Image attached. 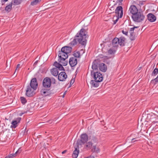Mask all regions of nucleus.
I'll return each mask as SVG.
<instances>
[{
  "label": "nucleus",
  "instance_id": "nucleus-1",
  "mask_svg": "<svg viewBox=\"0 0 158 158\" xmlns=\"http://www.w3.org/2000/svg\"><path fill=\"white\" fill-rule=\"evenodd\" d=\"M87 35L85 34V30L84 28L81 29L75 36L70 44L72 46L76 45L77 41L82 45H85L86 43Z\"/></svg>",
  "mask_w": 158,
  "mask_h": 158
},
{
  "label": "nucleus",
  "instance_id": "nucleus-2",
  "mask_svg": "<svg viewBox=\"0 0 158 158\" xmlns=\"http://www.w3.org/2000/svg\"><path fill=\"white\" fill-rule=\"evenodd\" d=\"M72 48L69 46H65L62 47L61 51H59L58 55L59 59L58 61L61 63L63 66L66 65L68 64V61L65 60L68 57V54L71 52Z\"/></svg>",
  "mask_w": 158,
  "mask_h": 158
},
{
  "label": "nucleus",
  "instance_id": "nucleus-3",
  "mask_svg": "<svg viewBox=\"0 0 158 158\" xmlns=\"http://www.w3.org/2000/svg\"><path fill=\"white\" fill-rule=\"evenodd\" d=\"M125 39V38L123 36H121L119 38H115L112 40V43L113 47L117 48L118 44L121 46H124Z\"/></svg>",
  "mask_w": 158,
  "mask_h": 158
},
{
  "label": "nucleus",
  "instance_id": "nucleus-4",
  "mask_svg": "<svg viewBox=\"0 0 158 158\" xmlns=\"http://www.w3.org/2000/svg\"><path fill=\"white\" fill-rule=\"evenodd\" d=\"M131 17L133 20L136 22L140 23L144 20L145 16L141 12H138L134 15H131Z\"/></svg>",
  "mask_w": 158,
  "mask_h": 158
},
{
  "label": "nucleus",
  "instance_id": "nucleus-5",
  "mask_svg": "<svg viewBox=\"0 0 158 158\" xmlns=\"http://www.w3.org/2000/svg\"><path fill=\"white\" fill-rule=\"evenodd\" d=\"M91 75L93 77L94 80H97L99 82H101L103 80L102 74L97 71H91Z\"/></svg>",
  "mask_w": 158,
  "mask_h": 158
},
{
  "label": "nucleus",
  "instance_id": "nucleus-6",
  "mask_svg": "<svg viewBox=\"0 0 158 158\" xmlns=\"http://www.w3.org/2000/svg\"><path fill=\"white\" fill-rule=\"evenodd\" d=\"M81 139H78L77 142V144L78 146L82 145L86 143L88 140V137L86 133L82 134L80 136Z\"/></svg>",
  "mask_w": 158,
  "mask_h": 158
},
{
  "label": "nucleus",
  "instance_id": "nucleus-7",
  "mask_svg": "<svg viewBox=\"0 0 158 158\" xmlns=\"http://www.w3.org/2000/svg\"><path fill=\"white\" fill-rule=\"evenodd\" d=\"M36 89L28 85L27 87L26 94L28 97H32L35 94V90Z\"/></svg>",
  "mask_w": 158,
  "mask_h": 158
},
{
  "label": "nucleus",
  "instance_id": "nucleus-8",
  "mask_svg": "<svg viewBox=\"0 0 158 158\" xmlns=\"http://www.w3.org/2000/svg\"><path fill=\"white\" fill-rule=\"evenodd\" d=\"M51 80L49 77H46L43 80V85L44 88H49L51 86Z\"/></svg>",
  "mask_w": 158,
  "mask_h": 158
},
{
  "label": "nucleus",
  "instance_id": "nucleus-9",
  "mask_svg": "<svg viewBox=\"0 0 158 158\" xmlns=\"http://www.w3.org/2000/svg\"><path fill=\"white\" fill-rule=\"evenodd\" d=\"M157 117V115L152 113L147 114L146 119L147 122H154L156 120Z\"/></svg>",
  "mask_w": 158,
  "mask_h": 158
},
{
  "label": "nucleus",
  "instance_id": "nucleus-10",
  "mask_svg": "<svg viewBox=\"0 0 158 158\" xmlns=\"http://www.w3.org/2000/svg\"><path fill=\"white\" fill-rule=\"evenodd\" d=\"M40 93L42 95L46 96H49L54 93L50 90V89H43L40 90Z\"/></svg>",
  "mask_w": 158,
  "mask_h": 158
},
{
  "label": "nucleus",
  "instance_id": "nucleus-11",
  "mask_svg": "<svg viewBox=\"0 0 158 158\" xmlns=\"http://www.w3.org/2000/svg\"><path fill=\"white\" fill-rule=\"evenodd\" d=\"M128 11L130 12V13H129V15H131H131H134L138 12V10L135 6L131 5Z\"/></svg>",
  "mask_w": 158,
  "mask_h": 158
},
{
  "label": "nucleus",
  "instance_id": "nucleus-12",
  "mask_svg": "<svg viewBox=\"0 0 158 158\" xmlns=\"http://www.w3.org/2000/svg\"><path fill=\"white\" fill-rule=\"evenodd\" d=\"M115 13L117 15L116 16L120 17V18H121L123 14L122 7L121 6H118L115 10Z\"/></svg>",
  "mask_w": 158,
  "mask_h": 158
},
{
  "label": "nucleus",
  "instance_id": "nucleus-13",
  "mask_svg": "<svg viewBox=\"0 0 158 158\" xmlns=\"http://www.w3.org/2000/svg\"><path fill=\"white\" fill-rule=\"evenodd\" d=\"M28 85L36 89L38 84L36 78L35 77L32 79L30 85Z\"/></svg>",
  "mask_w": 158,
  "mask_h": 158
},
{
  "label": "nucleus",
  "instance_id": "nucleus-14",
  "mask_svg": "<svg viewBox=\"0 0 158 158\" xmlns=\"http://www.w3.org/2000/svg\"><path fill=\"white\" fill-rule=\"evenodd\" d=\"M21 120V118L19 117L13 120L11 122V127L15 128L20 123Z\"/></svg>",
  "mask_w": 158,
  "mask_h": 158
},
{
  "label": "nucleus",
  "instance_id": "nucleus-15",
  "mask_svg": "<svg viewBox=\"0 0 158 158\" xmlns=\"http://www.w3.org/2000/svg\"><path fill=\"white\" fill-rule=\"evenodd\" d=\"M67 76L64 72L60 73L58 76V79L60 81H64L67 78Z\"/></svg>",
  "mask_w": 158,
  "mask_h": 158
},
{
  "label": "nucleus",
  "instance_id": "nucleus-16",
  "mask_svg": "<svg viewBox=\"0 0 158 158\" xmlns=\"http://www.w3.org/2000/svg\"><path fill=\"white\" fill-rule=\"evenodd\" d=\"M69 62L71 66L74 67L77 64V60L75 57H72L70 58Z\"/></svg>",
  "mask_w": 158,
  "mask_h": 158
},
{
  "label": "nucleus",
  "instance_id": "nucleus-17",
  "mask_svg": "<svg viewBox=\"0 0 158 158\" xmlns=\"http://www.w3.org/2000/svg\"><path fill=\"white\" fill-rule=\"evenodd\" d=\"M134 28H131L129 30L130 38L131 40H135L136 37L135 33L134 32Z\"/></svg>",
  "mask_w": 158,
  "mask_h": 158
},
{
  "label": "nucleus",
  "instance_id": "nucleus-18",
  "mask_svg": "<svg viewBox=\"0 0 158 158\" xmlns=\"http://www.w3.org/2000/svg\"><path fill=\"white\" fill-rule=\"evenodd\" d=\"M148 19L150 22H153L155 21L156 19V16L152 13H149L147 15Z\"/></svg>",
  "mask_w": 158,
  "mask_h": 158
},
{
  "label": "nucleus",
  "instance_id": "nucleus-19",
  "mask_svg": "<svg viewBox=\"0 0 158 158\" xmlns=\"http://www.w3.org/2000/svg\"><path fill=\"white\" fill-rule=\"evenodd\" d=\"M75 150L73 151L72 154L73 158H77L79 153V150L78 149V146H77L76 148H75Z\"/></svg>",
  "mask_w": 158,
  "mask_h": 158
},
{
  "label": "nucleus",
  "instance_id": "nucleus-20",
  "mask_svg": "<svg viewBox=\"0 0 158 158\" xmlns=\"http://www.w3.org/2000/svg\"><path fill=\"white\" fill-rule=\"evenodd\" d=\"M100 70L103 72H105L107 70V68L106 66L103 63H101L99 64Z\"/></svg>",
  "mask_w": 158,
  "mask_h": 158
},
{
  "label": "nucleus",
  "instance_id": "nucleus-21",
  "mask_svg": "<svg viewBox=\"0 0 158 158\" xmlns=\"http://www.w3.org/2000/svg\"><path fill=\"white\" fill-rule=\"evenodd\" d=\"M99 65V64L96 61L93 62L92 66V68L93 69L92 71H97L98 70Z\"/></svg>",
  "mask_w": 158,
  "mask_h": 158
},
{
  "label": "nucleus",
  "instance_id": "nucleus-22",
  "mask_svg": "<svg viewBox=\"0 0 158 158\" xmlns=\"http://www.w3.org/2000/svg\"><path fill=\"white\" fill-rule=\"evenodd\" d=\"M52 74L55 76H57L58 74V70L56 68H53L51 70Z\"/></svg>",
  "mask_w": 158,
  "mask_h": 158
},
{
  "label": "nucleus",
  "instance_id": "nucleus-23",
  "mask_svg": "<svg viewBox=\"0 0 158 158\" xmlns=\"http://www.w3.org/2000/svg\"><path fill=\"white\" fill-rule=\"evenodd\" d=\"M99 82L97 81V80H91L90 81V84L94 87H97L99 86Z\"/></svg>",
  "mask_w": 158,
  "mask_h": 158
},
{
  "label": "nucleus",
  "instance_id": "nucleus-24",
  "mask_svg": "<svg viewBox=\"0 0 158 158\" xmlns=\"http://www.w3.org/2000/svg\"><path fill=\"white\" fill-rule=\"evenodd\" d=\"M117 48H115L114 47L110 48L108 51V52L109 54H114L116 51Z\"/></svg>",
  "mask_w": 158,
  "mask_h": 158
},
{
  "label": "nucleus",
  "instance_id": "nucleus-25",
  "mask_svg": "<svg viewBox=\"0 0 158 158\" xmlns=\"http://www.w3.org/2000/svg\"><path fill=\"white\" fill-rule=\"evenodd\" d=\"M93 143L91 142H89L85 144V148L88 150L89 149L91 148L92 146L93 145Z\"/></svg>",
  "mask_w": 158,
  "mask_h": 158
},
{
  "label": "nucleus",
  "instance_id": "nucleus-26",
  "mask_svg": "<svg viewBox=\"0 0 158 158\" xmlns=\"http://www.w3.org/2000/svg\"><path fill=\"white\" fill-rule=\"evenodd\" d=\"M12 2H11L8 5L6 6L5 8V10L8 12H10V11L12 8Z\"/></svg>",
  "mask_w": 158,
  "mask_h": 158
},
{
  "label": "nucleus",
  "instance_id": "nucleus-27",
  "mask_svg": "<svg viewBox=\"0 0 158 158\" xmlns=\"http://www.w3.org/2000/svg\"><path fill=\"white\" fill-rule=\"evenodd\" d=\"M22 2V0H13L12 1L13 5H17L20 4Z\"/></svg>",
  "mask_w": 158,
  "mask_h": 158
},
{
  "label": "nucleus",
  "instance_id": "nucleus-28",
  "mask_svg": "<svg viewBox=\"0 0 158 158\" xmlns=\"http://www.w3.org/2000/svg\"><path fill=\"white\" fill-rule=\"evenodd\" d=\"M40 2V0H34L31 2V5L34 6L36 5L39 3Z\"/></svg>",
  "mask_w": 158,
  "mask_h": 158
},
{
  "label": "nucleus",
  "instance_id": "nucleus-29",
  "mask_svg": "<svg viewBox=\"0 0 158 158\" xmlns=\"http://www.w3.org/2000/svg\"><path fill=\"white\" fill-rule=\"evenodd\" d=\"M158 73V68H155L152 73V76H155Z\"/></svg>",
  "mask_w": 158,
  "mask_h": 158
},
{
  "label": "nucleus",
  "instance_id": "nucleus-30",
  "mask_svg": "<svg viewBox=\"0 0 158 158\" xmlns=\"http://www.w3.org/2000/svg\"><path fill=\"white\" fill-rule=\"evenodd\" d=\"M119 18L120 17H118L117 16L114 17L113 18L114 24H115L116 23Z\"/></svg>",
  "mask_w": 158,
  "mask_h": 158
},
{
  "label": "nucleus",
  "instance_id": "nucleus-31",
  "mask_svg": "<svg viewBox=\"0 0 158 158\" xmlns=\"http://www.w3.org/2000/svg\"><path fill=\"white\" fill-rule=\"evenodd\" d=\"M140 136H138L135 137V138H133L131 139V142L134 143L136 141H138L139 140V139H138Z\"/></svg>",
  "mask_w": 158,
  "mask_h": 158
},
{
  "label": "nucleus",
  "instance_id": "nucleus-32",
  "mask_svg": "<svg viewBox=\"0 0 158 158\" xmlns=\"http://www.w3.org/2000/svg\"><path fill=\"white\" fill-rule=\"evenodd\" d=\"M20 100L22 103L23 104H25L27 102V100L26 98L23 97H21Z\"/></svg>",
  "mask_w": 158,
  "mask_h": 158
},
{
  "label": "nucleus",
  "instance_id": "nucleus-33",
  "mask_svg": "<svg viewBox=\"0 0 158 158\" xmlns=\"http://www.w3.org/2000/svg\"><path fill=\"white\" fill-rule=\"evenodd\" d=\"M73 55L74 56V57H75V58L79 57L80 56V52L79 51L75 52L74 54H73Z\"/></svg>",
  "mask_w": 158,
  "mask_h": 158
},
{
  "label": "nucleus",
  "instance_id": "nucleus-34",
  "mask_svg": "<svg viewBox=\"0 0 158 158\" xmlns=\"http://www.w3.org/2000/svg\"><path fill=\"white\" fill-rule=\"evenodd\" d=\"M91 142H93L94 143H97L98 142V139L95 136H93L91 139Z\"/></svg>",
  "mask_w": 158,
  "mask_h": 158
},
{
  "label": "nucleus",
  "instance_id": "nucleus-35",
  "mask_svg": "<svg viewBox=\"0 0 158 158\" xmlns=\"http://www.w3.org/2000/svg\"><path fill=\"white\" fill-rule=\"evenodd\" d=\"M16 156L15 154H12L6 156L5 158H13Z\"/></svg>",
  "mask_w": 158,
  "mask_h": 158
},
{
  "label": "nucleus",
  "instance_id": "nucleus-36",
  "mask_svg": "<svg viewBox=\"0 0 158 158\" xmlns=\"http://www.w3.org/2000/svg\"><path fill=\"white\" fill-rule=\"evenodd\" d=\"M91 151L93 152H98V148H96L95 145H94L93 147V148L91 149Z\"/></svg>",
  "mask_w": 158,
  "mask_h": 158
},
{
  "label": "nucleus",
  "instance_id": "nucleus-37",
  "mask_svg": "<svg viewBox=\"0 0 158 158\" xmlns=\"http://www.w3.org/2000/svg\"><path fill=\"white\" fill-rule=\"evenodd\" d=\"M60 64L59 63L57 62L56 61L53 64V65L55 66L56 68H58V67H59V66H60Z\"/></svg>",
  "mask_w": 158,
  "mask_h": 158
},
{
  "label": "nucleus",
  "instance_id": "nucleus-38",
  "mask_svg": "<svg viewBox=\"0 0 158 158\" xmlns=\"http://www.w3.org/2000/svg\"><path fill=\"white\" fill-rule=\"evenodd\" d=\"M155 81V83H156L158 82V75H157V77L154 79L152 80L151 81V82H153Z\"/></svg>",
  "mask_w": 158,
  "mask_h": 158
},
{
  "label": "nucleus",
  "instance_id": "nucleus-39",
  "mask_svg": "<svg viewBox=\"0 0 158 158\" xmlns=\"http://www.w3.org/2000/svg\"><path fill=\"white\" fill-rule=\"evenodd\" d=\"M58 68L60 70H64V68L62 66V65L61 64H60V66H59Z\"/></svg>",
  "mask_w": 158,
  "mask_h": 158
},
{
  "label": "nucleus",
  "instance_id": "nucleus-40",
  "mask_svg": "<svg viewBox=\"0 0 158 158\" xmlns=\"http://www.w3.org/2000/svg\"><path fill=\"white\" fill-rule=\"evenodd\" d=\"M122 32L123 34L125 35H128V31H125L124 30H123L122 31Z\"/></svg>",
  "mask_w": 158,
  "mask_h": 158
},
{
  "label": "nucleus",
  "instance_id": "nucleus-41",
  "mask_svg": "<svg viewBox=\"0 0 158 158\" xmlns=\"http://www.w3.org/2000/svg\"><path fill=\"white\" fill-rule=\"evenodd\" d=\"M21 152V148H19L18 150L16 152L15 154L16 155V154L20 153Z\"/></svg>",
  "mask_w": 158,
  "mask_h": 158
},
{
  "label": "nucleus",
  "instance_id": "nucleus-42",
  "mask_svg": "<svg viewBox=\"0 0 158 158\" xmlns=\"http://www.w3.org/2000/svg\"><path fill=\"white\" fill-rule=\"evenodd\" d=\"M20 68V64H18L15 70V73L16 72V71H17V69H19Z\"/></svg>",
  "mask_w": 158,
  "mask_h": 158
},
{
  "label": "nucleus",
  "instance_id": "nucleus-43",
  "mask_svg": "<svg viewBox=\"0 0 158 158\" xmlns=\"http://www.w3.org/2000/svg\"><path fill=\"white\" fill-rule=\"evenodd\" d=\"M1 3H2V5H3L5 4V2L3 0H1Z\"/></svg>",
  "mask_w": 158,
  "mask_h": 158
},
{
  "label": "nucleus",
  "instance_id": "nucleus-44",
  "mask_svg": "<svg viewBox=\"0 0 158 158\" xmlns=\"http://www.w3.org/2000/svg\"><path fill=\"white\" fill-rule=\"evenodd\" d=\"M85 158H95L94 157L92 156H90L88 157H86Z\"/></svg>",
  "mask_w": 158,
  "mask_h": 158
},
{
  "label": "nucleus",
  "instance_id": "nucleus-45",
  "mask_svg": "<svg viewBox=\"0 0 158 158\" xmlns=\"http://www.w3.org/2000/svg\"><path fill=\"white\" fill-rule=\"evenodd\" d=\"M66 151H67L66 150H65L63 152H62V154L65 153L66 152Z\"/></svg>",
  "mask_w": 158,
  "mask_h": 158
},
{
  "label": "nucleus",
  "instance_id": "nucleus-46",
  "mask_svg": "<svg viewBox=\"0 0 158 158\" xmlns=\"http://www.w3.org/2000/svg\"><path fill=\"white\" fill-rule=\"evenodd\" d=\"M123 0H118V2H121Z\"/></svg>",
  "mask_w": 158,
  "mask_h": 158
},
{
  "label": "nucleus",
  "instance_id": "nucleus-47",
  "mask_svg": "<svg viewBox=\"0 0 158 158\" xmlns=\"http://www.w3.org/2000/svg\"><path fill=\"white\" fill-rule=\"evenodd\" d=\"M138 27H135H135H134L133 28H134V29H135V28H138Z\"/></svg>",
  "mask_w": 158,
  "mask_h": 158
},
{
  "label": "nucleus",
  "instance_id": "nucleus-48",
  "mask_svg": "<svg viewBox=\"0 0 158 158\" xmlns=\"http://www.w3.org/2000/svg\"><path fill=\"white\" fill-rule=\"evenodd\" d=\"M66 93V92H65L64 93V94H63V97H64V95Z\"/></svg>",
  "mask_w": 158,
  "mask_h": 158
},
{
  "label": "nucleus",
  "instance_id": "nucleus-49",
  "mask_svg": "<svg viewBox=\"0 0 158 158\" xmlns=\"http://www.w3.org/2000/svg\"><path fill=\"white\" fill-rule=\"evenodd\" d=\"M5 2L7 1L8 0H3Z\"/></svg>",
  "mask_w": 158,
  "mask_h": 158
},
{
  "label": "nucleus",
  "instance_id": "nucleus-50",
  "mask_svg": "<svg viewBox=\"0 0 158 158\" xmlns=\"http://www.w3.org/2000/svg\"><path fill=\"white\" fill-rule=\"evenodd\" d=\"M38 61H36L34 63V64H36L37 63Z\"/></svg>",
  "mask_w": 158,
  "mask_h": 158
},
{
  "label": "nucleus",
  "instance_id": "nucleus-51",
  "mask_svg": "<svg viewBox=\"0 0 158 158\" xmlns=\"http://www.w3.org/2000/svg\"><path fill=\"white\" fill-rule=\"evenodd\" d=\"M73 81V80H71V83H72V82H73V81Z\"/></svg>",
  "mask_w": 158,
  "mask_h": 158
},
{
  "label": "nucleus",
  "instance_id": "nucleus-52",
  "mask_svg": "<svg viewBox=\"0 0 158 158\" xmlns=\"http://www.w3.org/2000/svg\"><path fill=\"white\" fill-rule=\"evenodd\" d=\"M73 81V80H71V83H72V82H73V81Z\"/></svg>",
  "mask_w": 158,
  "mask_h": 158
},
{
  "label": "nucleus",
  "instance_id": "nucleus-53",
  "mask_svg": "<svg viewBox=\"0 0 158 158\" xmlns=\"http://www.w3.org/2000/svg\"><path fill=\"white\" fill-rule=\"evenodd\" d=\"M127 17H128L129 18V16H127Z\"/></svg>",
  "mask_w": 158,
  "mask_h": 158
},
{
  "label": "nucleus",
  "instance_id": "nucleus-54",
  "mask_svg": "<svg viewBox=\"0 0 158 158\" xmlns=\"http://www.w3.org/2000/svg\"><path fill=\"white\" fill-rule=\"evenodd\" d=\"M23 114V113H22L21 114V115H22V114Z\"/></svg>",
  "mask_w": 158,
  "mask_h": 158
}]
</instances>
